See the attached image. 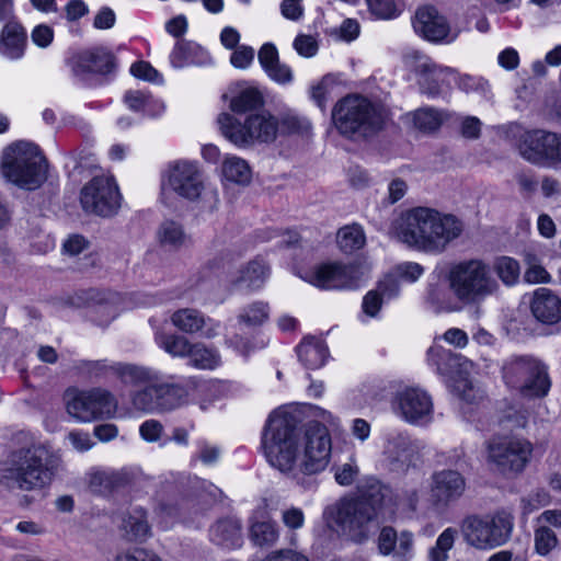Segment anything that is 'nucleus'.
I'll return each mask as SVG.
<instances>
[{"mask_svg": "<svg viewBox=\"0 0 561 561\" xmlns=\"http://www.w3.org/2000/svg\"><path fill=\"white\" fill-rule=\"evenodd\" d=\"M264 99L262 93L253 87L241 89L230 100L229 107L233 113L243 114L262 107Z\"/></svg>", "mask_w": 561, "mask_h": 561, "instance_id": "nucleus-40", "label": "nucleus"}, {"mask_svg": "<svg viewBox=\"0 0 561 561\" xmlns=\"http://www.w3.org/2000/svg\"><path fill=\"white\" fill-rule=\"evenodd\" d=\"M170 61L173 67L183 68L188 65H205L210 61V56L199 44L181 39L176 42Z\"/></svg>", "mask_w": 561, "mask_h": 561, "instance_id": "nucleus-32", "label": "nucleus"}, {"mask_svg": "<svg viewBox=\"0 0 561 561\" xmlns=\"http://www.w3.org/2000/svg\"><path fill=\"white\" fill-rule=\"evenodd\" d=\"M114 68V56L101 48L82 51L71 59V70L81 80L91 73L106 75Z\"/></svg>", "mask_w": 561, "mask_h": 561, "instance_id": "nucleus-24", "label": "nucleus"}, {"mask_svg": "<svg viewBox=\"0 0 561 561\" xmlns=\"http://www.w3.org/2000/svg\"><path fill=\"white\" fill-rule=\"evenodd\" d=\"M447 280L454 297L465 306H478L500 291L491 265L479 257L451 264Z\"/></svg>", "mask_w": 561, "mask_h": 561, "instance_id": "nucleus-4", "label": "nucleus"}, {"mask_svg": "<svg viewBox=\"0 0 561 561\" xmlns=\"http://www.w3.org/2000/svg\"><path fill=\"white\" fill-rule=\"evenodd\" d=\"M268 314L267 302L254 301L241 310L238 320L248 327H256L263 324L268 319Z\"/></svg>", "mask_w": 561, "mask_h": 561, "instance_id": "nucleus-48", "label": "nucleus"}, {"mask_svg": "<svg viewBox=\"0 0 561 561\" xmlns=\"http://www.w3.org/2000/svg\"><path fill=\"white\" fill-rule=\"evenodd\" d=\"M518 153L529 163L550 167L561 163V134L545 129L524 131L517 142Z\"/></svg>", "mask_w": 561, "mask_h": 561, "instance_id": "nucleus-14", "label": "nucleus"}, {"mask_svg": "<svg viewBox=\"0 0 561 561\" xmlns=\"http://www.w3.org/2000/svg\"><path fill=\"white\" fill-rule=\"evenodd\" d=\"M513 523L505 514L469 515L460 525L466 543L477 550H493L505 545L512 535Z\"/></svg>", "mask_w": 561, "mask_h": 561, "instance_id": "nucleus-10", "label": "nucleus"}, {"mask_svg": "<svg viewBox=\"0 0 561 561\" xmlns=\"http://www.w3.org/2000/svg\"><path fill=\"white\" fill-rule=\"evenodd\" d=\"M261 561H309V559L293 549H278L267 553Z\"/></svg>", "mask_w": 561, "mask_h": 561, "instance_id": "nucleus-64", "label": "nucleus"}, {"mask_svg": "<svg viewBox=\"0 0 561 561\" xmlns=\"http://www.w3.org/2000/svg\"><path fill=\"white\" fill-rule=\"evenodd\" d=\"M304 458L301 468L307 473H318L325 469L331 455V436L328 428L319 422H310L301 431Z\"/></svg>", "mask_w": 561, "mask_h": 561, "instance_id": "nucleus-16", "label": "nucleus"}, {"mask_svg": "<svg viewBox=\"0 0 561 561\" xmlns=\"http://www.w3.org/2000/svg\"><path fill=\"white\" fill-rule=\"evenodd\" d=\"M412 57L417 60L415 72L419 76V85L423 94L436 98L444 92V88H449L450 78L454 76L453 69L437 65L419 51H413Z\"/></svg>", "mask_w": 561, "mask_h": 561, "instance_id": "nucleus-21", "label": "nucleus"}, {"mask_svg": "<svg viewBox=\"0 0 561 561\" xmlns=\"http://www.w3.org/2000/svg\"><path fill=\"white\" fill-rule=\"evenodd\" d=\"M393 231L408 248L426 254H442L463 231V224L451 214L430 207L403 211L393 222Z\"/></svg>", "mask_w": 561, "mask_h": 561, "instance_id": "nucleus-1", "label": "nucleus"}, {"mask_svg": "<svg viewBox=\"0 0 561 561\" xmlns=\"http://www.w3.org/2000/svg\"><path fill=\"white\" fill-rule=\"evenodd\" d=\"M300 446L297 416L284 409L274 410L262 431V448L268 463L283 473L293 471Z\"/></svg>", "mask_w": 561, "mask_h": 561, "instance_id": "nucleus-2", "label": "nucleus"}, {"mask_svg": "<svg viewBox=\"0 0 561 561\" xmlns=\"http://www.w3.org/2000/svg\"><path fill=\"white\" fill-rule=\"evenodd\" d=\"M535 551L539 556L549 554L559 543L556 533L546 525H539L534 533Z\"/></svg>", "mask_w": 561, "mask_h": 561, "instance_id": "nucleus-50", "label": "nucleus"}, {"mask_svg": "<svg viewBox=\"0 0 561 561\" xmlns=\"http://www.w3.org/2000/svg\"><path fill=\"white\" fill-rule=\"evenodd\" d=\"M364 277L357 263H325L317 266L309 276V283L322 289H355Z\"/></svg>", "mask_w": 561, "mask_h": 561, "instance_id": "nucleus-17", "label": "nucleus"}, {"mask_svg": "<svg viewBox=\"0 0 561 561\" xmlns=\"http://www.w3.org/2000/svg\"><path fill=\"white\" fill-rule=\"evenodd\" d=\"M130 73L141 80L152 82V83H161L162 76L156 70L149 62L147 61H137L131 65Z\"/></svg>", "mask_w": 561, "mask_h": 561, "instance_id": "nucleus-57", "label": "nucleus"}, {"mask_svg": "<svg viewBox=\"0 0 561 561\" xmlns=\"http://www.w3.org/2000/svg\"><path fill=\"white\" fill-rule=\"evenodd\" d=\"M192 507V501L186 499H164L160 497L156 512L163 518L185 517L186 511Z\"/></svg>", "mask_w": 561, "mask_h": 561, "instance_id": "nucleus-49", "label": "nucleus"}, {"mask_svg": "<svg viewBox=\"0 0 561 561\" xmlns=\"http://www.w3.org/2000/svg\"><path fill=\"white\" fill-rule=\"evenodd\" d=\"M293 45L296 51L306 58L313 57L318 51V42L311 35L299 34Z\"/></svg>", "mask_w": 561, "mask_h": 561, "instance_id": "nucleus-58", "label": "nucleus"}, {"mask_svg": "<svg viewBox=\"0 0 561 561\" xmlns=\"http://www.w3.org/2000/svg\"><path fill=\"white\" fill-rule=\"evenodd\" d=\"M427 362L447 382L465 379L473 368V363L470 359L439 345L430 347Z\"/></svg>", "mask_w": 561, "mask_h": 561, "instance_id": "nucleus-19", "label": "nucleus"}, {"mask_svg": "<svg viewBox=\"0 0 561 561\" xmlns=\"http://www.w3.org/2000/svg\"><path fill=\"white\" fill-rule=\"evenodd\" d=\"M221 174L225 180L239 185L249 184L252 176L248 162L236 156H227L224 159Z\"/></svg>", "mask_w": 561, "mask_h": 561, "instance_id": "nucleus-38", "label": "nucleus"}, {"mask_svg": "<svg viewBox=\"0 0 561 561\" xmlns=\"http://www.w3.org/2000/svg\"><path fill=\"white\" fill-rule=\"evenodd\" d=\"M125 102L131 111L142 112L145 115H152L151 107L158 105L159 112L163 110L150 95L141 91H128L125 94Z\"/></svg>", "mask_w": 561, "mask_h": 561, "instance_id": "nucleus-53", "label": "nucleus"}, {"mask_svg": "<svg viewBox=\"0 0 561 561\" xmlns=\"http://www.w3.org/2000/svg\"><path fill=\"white\" fill-rule=\"evenodd\" d=\"M117 362L108 359H79L73 363L72 368L78 375L85 376L89 378H103L108 376H115Z\"/></svg>", "mask_w": 561, "mask_h": 561, "instance_id": "nucleus-41", "label": "nucleus"}, {"mask_svg": "<svg viewBox=\"0 0 561 561\" xmlns=\"http://www.w3.org/2000/svg\"><path fill=\"white\" fill-rule=\"evenodd\" d=\"M394 409L411 424H426L432 420V398L420 388H405L396 396Z\"/></svg>", "mask_w": 561, "mask_h": 561, "instance_id": "nucleus-18", "label": "nucleus"}, {"mask_svg": "<svg viewBox=\"0 0 561 561\" xmlns=\"http://www.w3.org/2000/svg\"><path fill=\"white\" fill-rule=\"evenodd\" d=\"M527 412L524 410H517L515 408H508L501 417L500 422L507 425L511 428L525 427L527 424Z\"/></svg>", "mask_w": 561, "mask_h": 561, "instance_id": "nucleus-60", "label": "nucleus"}, {"mask_svg": "<svg viewBox=\"0 0 561 561\" xmlns=\"http://www.w3.org/2000/svg\"><path fill=\"white\" fill-rule=\"evenodd\" d=\"M270 276V267L263 260H252L244 265L231 284L249 290L260 289Z\"/></svg>", "mask_w": 561, "mask_h": 561, "instance_id": "nucleus-34", "label": "nucleus"}, {"mask_svg": "<svg viewBox=\"0 0 561 561\" xmlns=\"http://www.w3.org/2000/svg\"><path fill=\"white\" fill-rule=\"evenodd\" d=\"M424 272L422 265L414 262H407L398 265L394 275L408 282H415Z\"/></svg>", "mask_w": 561, "mask_h": 561, "instance_id": "nucleus-62", "label": "nucleus"}, {"mask_svg": "<svg viewBox=\"0 0 561 561\" xmlns=\"http://www.w3.org/2000/svg\"><path fill=\"white\" fill-rule=\"evenodd\" d=\"M457 534V529L448 527L438 536L436 545L430 550L431 561L447 560V552L454 547Z\"/></svg>", "mask_w": 561, "mask_h": 561, "instance_id": "nucleus-52", "label": "nucleus"}, {"mask_svg": "<svg viewBox=\"0 0 561 561\" xmlns=\"http://www.w3.org/2000/svg\"><path fill=\"white\" fill-rule=\"evenodd\" d=\"M217 121L221 134L238 147L273 142L279 129V121L267 111L250 114L243 123L229 113H221Z\"/></svg>", "mask_w": 561, "mask_h": 561, "instance_id": "nucleus-9", "label": "nucleus"}, {"mask_svg": "<svg viewBox=\"0 0 561 561\" xmlns=\"http://www.w3.org/2000/svg\"><path fill=\"white\" fill-rule=\"evenodd\" d=\"M533 451L531 444L515 436H495L486 443V461L501 474L519 473L528 463Z\"/></svg>", "mask_w": 561, "mask_h": 561, "instance_id": "nucleus-12", "label": "nucleus"}, {"mask_svg": "<svg viewBox=\"0 0 561 561\" xmlns=\"http://www.w3.org/2000/svg\"><path fill=\"white\" fill-rule=\"evenodd\" d=\"M64 400L67 412L80 422L111 417L117 407L114 396L102 388L90 390L69 388L65 391Z\"/></svg>", "mask_w": 561, "mask_h": 561, "instance_id": "nucleus-13", "label": "nucleus"}, {"mask_svg": "<svg viewBox=\"0 0 561 561\" xmlns=\"http://www.w3.org/2000/svg\"><path fill=\"white\" fill-rule=\"evenodd\" d=\"M378 551L382 556H392L396 561H410L413 557L414 536L409 530H397L391 526L380 529L377 538Z\"/></svg>", "mask_w": 561, "mask_h": 561, "instance_id": "nucleus-23", "label": "nucleus"}, {"mask_svg": "<svg viewBox=\"0 0 561 561\" xmlns=\"http://www.w3.org/2000/svg\"><path fill=\"white\" fill-rule=\"evenodd\" d=\"M118 530L128 542L144 543L152 535L145 508L136 506L119 515Z\"/></svg>", "mask_w": 561, "mask_h": 561, "instance_id": "nucleus-25", "label": "nucleus"}, {"mask_svg": "<svg viewBox=\"0 0 561 561\" xmlns=\"http://www.w3.org/2000/svg\"><path fill=\"white\" fill-rule=\"evenodd\" d=\"M504 382L525 398H542L551 386L547 367L531 355H514L502 366Z\"/></svg>", "mask_w": 561, "mask_h": 561, "instance_id": "nucleus-8", "label": "nucleus"}, {"mask_svg": "<svg viewBox=\"0 0 561 561\" xmlns=\"http://www.w3.org/2000/svg\"><path fill=\"white\" fill-rule=\"evenodd\" d=\"M175 193L190 202L201 201L205 210L214 211L219 205V193L215 187H207L203 172L197 163L179 160L172 162L162 173L161 194Z\"/></svg>", "mask_w": 561, "mask_h": 561, "instance_id": "nucleus-6", "label": "nucleus"}, {"mask_svg": "<svg viewBox=\"0 0 561 561\" xmlns=\"http://www.w3.org/2000/svg\"><path fill=\"white\" fill-rule=\"evenodd\" d=\"M134 409L141 412H158L156 385H150L141 390L135 391L131 396Z\"/></svg>", "mask_w": 561, "mask_h": 561, "instance_id": "nucleus-51", "label": "nucleus"}, {"mask_svg": "<svg viewBox=\"0 0 561 561\" xmlns=\"http://www.w3.org/2000/svg\"><path fill=\"white\" fill-rule=\"evenodd\" d=\"M115 561H162L152 550L136 548L116 557Z\"/></svg>", "mask_w": 561, "mask_h": 561, "instance_id": "nucleus-61", "label": "nucleus"}, {"mask_svg": "<svg viewBox=\"0 0 561 561\" xmlns=\"http://www.w3.org/2000/svg\"><path fill=\"white\" fill-rule=\"evenodd\" d=\"M375 290L379 291V295L383 299H392L397 297L400 291V284L398 277L394 274H389L385 276V278L378 283L377 288Z\"/></svg>", "mask_w": 561, "mask_h": 561, "instance_id": "nucleus-59", "label": "nucleus"}, {"mask_svg": "<svg viewBox=\"0 0 561 561\" xmlns=\"http://www.w3.org/2000/svg\"><path fill=\"white\" fill-rule=\"evenodd\" d=\"M122 196L112 176L92 178L80 192V204L88 214L101 217L115 215L121 207Z\"/></svg>", "mask_w": 561, "mask_h": 561, "instance_id": "nucleus-15", "label": "nucleus"}, {"mask_svg": "<svg viewBox=\"0 0 561 561\" xmlns=\"http://www.w3.org/2000/svg\"><path fill=\"white\" fill-rule=\"evenodd\" d=\"M328 519L355 542L369 538L376 527L374 510L355 496H345L325 510Z\"/></svg>", "mask_w": 561, "mask_h": 561, "instance_id": "nucleus-11", "label": "nucleus"}, {"mask_svg": "<svg viewBox=\"0 0 561 561\" xmlns=\"http://www.w3.org/2000/svg\"><path fill=\"white\" fill-rule=\"evenodd\" d=\"M209 538L215 545L227 549L240 548L243 543L240 520L232 517L217 520L209 529Z\"/></svg>", "mask_w": 561, "mask_h": 561, "instance_id": "nucleus-28", "label": "nucleus"}, {"mask_svg": "<svg viewBox=\"0 0 561 561\" xmlns=\"http://www.w3.org/2000/svg\"><path fill=\"white\" fill-rule=\"evenodd\" d=\"M154 341L159 347L173 357L187 356L192 345L186 337L176 334H167L161 330L156 331Z\"/></svg>", "mask_w": 561, "mask_h": 561, "instance_id": "nucleus-42", "label": "nucleus"}, {"mask_svg": "<svg viewBox=\"0 0 561 561\" xmlns=\"http://www.w3.org/2000/svg\"><path fill=\"white\" fill-rule=\"evenodd\" d=\"M466 490V480L456 470L444 469L432 476L431 500L437 507H446L459 500Z\"/></svg>", "mask_w": 561, "mask_h": 561, "instance_id": "nucleus-22", "label": "nucleus"}, {"mask_svg": "<svg viewBox=\"0 0 561 561\" xmlns=\"http://www.w3.org/2000/svg\"><path fill=\"white\" fill-rule=\"evenodd\" d=\"M26 41L24 27L16 21H8L0 34V53L10 59H20L24 55Z\"/></svg>", "mask_w": 561, "mask_h": 561, "instance_id": "nucleus-29", "label": "nucleus"}, {"mask_svg": "<svg viewBox=\"0 0 561 561\" xmlns=\"http://www.w3.org/2000/svg\"><path fill=\"white\" fill-rule=\"evenodd\" d=\"M531 313L543 324H554L561 320V299L549 288H538L530 304Z\"/></svg>", "mask_w": 561, "mask_h": 561, "instance_id": "nucleus-26", "label": "nucleus"}, {"mask_svg": "<svg viewBox=\"0 0 561 561\" xmlns=\"http://www.w3.org/2000/svg\"><path fill=\"white\" fill-rule=\"evenodd\" d=\"M385 453L392 462L408 467L412 462L414 449L407 435L394 433L388 436Z\"/></svg>", "mask_w": 561, "mask_h": 561, "instance_id": "nucleus-36", "label": "nucleus"}, {"mask_svg": "<svg viewBox=\"0 0 561 561\" xmlns=\"http://www.w3.org/2000/svg\"><path fill=\"white\" fill-rule=\"evenodd\" d=\"M449 113L434 107H421L413 113L415 128L423 133L436 131L449 118Z\"/></svg>", "mask_w": 561, "mask_h": 561, "instance_id": "nucleus-37", "label": "nucleus"}, {"mask_svg": "<svg viewBox=\"0 0 561 561\" xmlns=\"http://www.w3.org/2000/svg\"><path fill=\"white\" fill-rule=\"evenodd\" d=\"M413 28L417 35L435 44L451 43L457 37L456 33H451L446 18L432 5L417 9Z\"/></svg>", "mask_w": 561, "mask_h": 561, "instance_id": "nucleus-20", "label": "nucleus"}, {"mask_svg": "<svg viewBox=\"0 0 561 561\" xmlns=\"http://www.w3.org/2000/svg\"><path fill=\"white\" fill-rule=\"evenodd\" d=\"M171 321L174 327L185 333H195L202 330L206 320L202 312L196 309L185 308L175 311Z\"/></svg>", "mask_w": 561, "mask_h": 561, "instance_id": "nucleus-44", "label": "nucleus"}, {"mask_svg": "<svg viewBox=\"0 0 561 561\" xmlns=\"http://www.w3.org/2000/svg\"><path fill=\"white\" fill-rule=\"evenodd\" d=\"M333 470L335 481L343 486L351 485L359 474V468L353 458L347 462L334 466Z\"/></svg>", "mask_w": 561, "mask_h": 561, "instance_id": "nucleus-55", "label": "nucleus"}, {"mask_svg": "<svg viewBox=\"0 0 561 561\" xmlns=\"http://www.w3.org/2000/svg\"><path fill=\"white\" fill-rule=\"evenodd\" d=\"M332 121L341 135L353 139L367 137L381 126L376 107L360 95L341 99L332 110Z\"/></svg>", "mask_w": 561, "mask_h": 561, "instance_id": "nucleus-7", "label": "nucleus"}, {"mask_svg": "<svg viewBox=\"0 0 561 561\" xmlns=\"http://www.w3.org/2000/svg\"><path fill=\"white\" fill-rule=\"evenodd\" d=\"M115 376L124 383L140 385L158 380V375L150 368L135 364L117 362Z\"/></svg>", "mask_w": 561, "mask_h": 561, "instance_id": "nucleus-39", "label": "nucleus"}, {"mask_svg": "<svg viewBox=\"0 0 561 561\" xmlns=\"http://www.w3.org/2000/svg\"><path fill=\"white\" fill-rule=\"evenodd\" d=\"M249 539L256 548H273L279 539V528L277 524L268 517L257 518L256 516H252L249 519Z\"/></svg>", "mask_w": 561, "mask_h": 561, "instance_id": "nucleus-30", "label": "nucleus"}, {"mask_svg": "<svg viewBox=\"0 0 561 561\" xmlns=\"http://www.w3.org/2000/svg\"><path fill=\"white\" fill-rule=\"evenodd\" d=\"M491 267L506 286H514L519 279L520 266L518 261L513 257L500 256L495 259Z\"/></svg>", "mask_w": 561, "mask_h": 561, "instance_id": "nucleus-47", "label": "nucleus"}, {"mask_svg": "<svg viewBox=\"0 0 561 561\" xmlns=\"http://www.w3.org/2000/svg\"><path fill=\"white\" fill-rule=\"evenodd\" d=\"M55 470V459L49 450L41 444H31L9 454L2 477L12 488L32 491L48 485Z\"/></svg>", "mask_w": 561, "mask_h": 561, "instance_id": "nucleus-3", "label": "nucleus"}, {"mask_svg": "<svg viewBox=\"0 0 561 561\" xmlns=\"http://www.w3.org/2000/svg\"><path fill=\"white\" fill-rule=\"evenodd\" d=\"M365 233L359 225L353 224L341 228L336 234V242L341 251L352 253L365 244Z\"/></svg>", "mask_w": 561, "mask_h": 561, "instance_id": "nucleus-45", "label": "nucleus"}, {"mask_svg": "<svg viewBox=\"0 0 561 561\" xmlns=\"http://www.w3.org/2000/svg\"><path fill=\"white\" fill-rule=\"evenodd\" d=\"M0 169L12 184L34 191L47 180L48 164L36 145L21 140L3 149Z\"/></svg>", "mask_w": 561, "mask_h": 561, "instance_id": "nucleus-5", "label": "nucleus"}, {"mask_svg": "<svg viewBox=\"0 0 561 561\" xmlns=\"http://www.w3.org/2000/svg\"><path fill=\"white\" fill-rule=\"evenodd\" d=\"M391 495L392 491L388 485L376 478H367L357 485V493L354 496L371 507L374 515L377 516L385 503L390 501Z\"/></svg>", "mask_w": 561, "mask_h": 561, "instance_id": "nucleus-31", "label": "nucleus"}, {"mask_svg": "<svg viewBox=\"0 0 561 561\" xmlns=\"http://www.w3.org/2000/svg\"><path fill=\"white\" fill-rule=\"evenodd\" d=\"M158 413L170 412L187 402L188 391L180 383H156Z\"/></svg>", "mask_w": 561, "mask_h": 561, "instance_id": "nucleus-35", "label": "nucleus"}, {"mask_svg": "<svg viewBox=\"0 0 561 561\" xmlns=\"http://www.w3.org/2000/svg\"><path fill=\"white\" fill-rule=\"evenodd\" d=\"M369 12L377 19L390 20L400 14L396 0H366Z\"/></svg>", "mask_w": 561, "mask_h": 561, "instance_id": "nucleus-54", "label": "nucleus"}, {"mask_svg": "<svg viewBox=\"0 0 561 561\" xmlns=\"http://www.w3.org/2000/svg\"><path fill=\"white\" fill-rule=\"evenodd\" d=\"M190 364L198 369H215L220 365V355L214 348L206 347L202 343L191 345Z\"/></svg>", "mask_w": 561, "mask_h": 561, "instance_id": "nucleus-46", "label": "nucleus"}, {"mask_svg": "<svg viewBox=\"0 0 561 561\" xmlns=\"http://www.w3.org/2000/svg\"><path fill=\"white\" fill-rule=\"evenodd\" d=\"M158 239L162 245L178 249L187 242L188 237L180 222L168 219L160 225Z\"/></svg>", "mask_w": 561, "mask_h": 561, "instance_id": "nucleus-43", "label": "nucleus"}, {"mask_svg": "<svg viewBox=\"0 0 561 561\" xmlns=\"http://www.w3.org/2000/svg\"><path fill=\"white\" fill-rule=\"evenodd\" d=\"M550 494L543 490L538 489L522 499L523 513L528 515L540 507L547 506L550 503Z\"/></svg>", "mask_w": 561, "mask_h": 561, "instance_id": "nucleus-56", "label": "nucleus"}, {"mask_svg": "<svg viewBox=\"0 0 561 561\" xmlns=\"http://www.w3.org/2000/svg\"><path fill=\"white\" fill-rule=\"evenodd\" d=\"M299 362L308 369H317L324 365L329 350L323 340L307 336L297 346Z\"/></svg>", "mask_w": 561, "mask_h": 561, "instance_id": "nucleus-33", "label": "nucleus"}, {"mask_svg": "<svg viewBox=\"0 0 561 561\" xmlns=\"http://www.w3.org/2000/svg\"><path fill=\"white\" fill-rule=\"evenodd\" d=\"M140 436L149 442H158L163 433V425L157 420H147L139 427Z\"/></svg>", "mask_w": 561, "mask_h": 561, "instance_id": "nucleus-63", "label": "nucleus"}, {"mask_svg": "<svg viewBox=\"0 0 561 561\" xmlns=\"http://www.w3.org/2000/svg\"><path fill=\"white\" fill-rule=\"evenodd\" d=\"M257 59L271 80L279 84H288L293 81V71L289 66L279 61L278 50L274 44H263L259 50Z\"/></svg>", "mask_w": 561, "mask_h": 561, "instance_id": "nucleus-27", "label": "nucleus"}]
</instances>
